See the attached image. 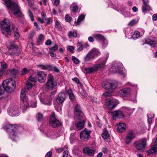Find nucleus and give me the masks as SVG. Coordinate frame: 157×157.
<instances>
[{"instance_id": "nucleus-1", "label": "nucleus", "mask_w": 157, "mask_h": 157, "mask_svg": "<svg viewBox=\"0 0 157 157\" xmlns=\"http://www.w3.org/2000/svg\"><path fill=\"white\" fill-rule=\"evenodd\" d=\"M109 55L107 53L105 58L99 59L98 64L95 65L90 68H85L84 69V72L86 73H92L97 71L99 68H103L108 58Z\"/></svg>"}, {"instance_id": "nucleus-2", "label": "nucleus", "mask_w": 157, "mask_h": 157, "mask_svg": "<svg viewBox=\"0 0 157 157\" xmlns=\"http://www.w3.org/2000/svg\"><path fill=\"white\" fill-rule=\"evenodd\" d=\"M6 6L8 8L13 11V14L17 17H21L23 16V14L20 10L19 7L16 3L12 2L11 0H6L5 1Z\"/></svg>"}, {"instance_id": "nucleus-3", "label": "nucleus", "mask_w": 157, "mask_h": 157, "mask_svg": "<svg viewBox=\"0 0 157 157\" xmlns=\"http://www.w3.org/2000/svg\"><path fill=\"white\" fill-rule=\"evenodd\" d=\"M14 26L13 23L5 18L0 23V27L2 31V33L6 35H10L12 29Z\"/></svg>"}, {"instance_id": "nucleus-4", "label": "nucleus", "mask_w": 157, "mask_h": 157, "mask_svg": "<svg viewBox=\"0 0 157 157\" xmlns=\"http://www.w3.org/2000/svg\"><path fill=\"white\" fill-rule=\"evenodd\" d=\"M2 85L7 93H12L16 86L15 81L14 79H6L3 81Z\"/></svg>"}, {"instance_id": "nucleus-5", "label": "nucleus", "mask_w": 157, "mask_h": 157, "mask_svg": "<svg viewBox=\"0 0 157 157\" xmlns=\"http://www.w3.org/2000/svg\"><path fill=\"white\" fill-rule=\"evenodd\" d=\"M7 127V131L10 132V130L12 131L9 133V135L10 138L13 140H15L16 138H17L16 134H17V130L19 129V127L17 125H11L10 124L7 125L6 127Z\"/></svg>"}, {"instance_id": "nucleus-6", "label": "nucleus", "mask_w": 157, "mask_h": 157, "mask_svg": "<svg viewBox=\"0 0 157 157\" xmlns=\"http://www.w3.org/2000/svg\"><path fill=\"white\" fill-rule=\"evenodd\" d=\"M122 65L121 63H114L110 68L109 71L113 73H118L122 76V77L125 78L126 74L124 73L122 71Z\"/></svg>"}, {"instance_id": "nucleus-7", "label": "nucleus", "mask_w": 157, "mask_h": 157, "mask_svg": "<svg viewBox=\"0 0 157 157\" xmlns=\"http://www.w3.org/2000/svg\"><path fill=\"white\" fill-rule=\"evenodd\" d=\"M103 88L106 90H113L118 86V83L116 81L108 82L106 80L102 83Z\"/></svg>"}, {"instance_id": "nucleus-8", "label": "nucleus", "mask_w": 157, "mask_h": 157, "mask_svg": "<svg viewBox=\"0 0 157 157\" xmlns=\"http://www.w3.org/2000/svg\"><path fill=\"white\" fill-rule=\"evenodd\" d=\"M136 149L138 151L144 149L147 145V140L145 138L135 141L133 143Z\"/></svg>"}, {"instance_id": "nucleus-9", "label": "nucleus", "mask_w": 157, "mask_h": 157, "mask_svg": "<svg viewBox=\"0 0 157 157\" xmlns=\"http://www.w3.org/2000/svg\"><path fill=\"white\" fill-rule=\"evenodd\" d=\"M61 124V122L56 118L55 113L52 112L50 116V125L53 128H56L60 126Z\"/></svg>"}, {"instance_id": "nucleus-10", "label": "nucleus", "mask_w": 157, "mask_h": 157, "mask_svg": "<svg viewBox=\"0 0 157 157\" xmlns=\"http://www.w3.org/2000/svg\"><path fill=\"white\" fill-rule=\"evenodd\" d=\"M8 113L11 116H18L19 113V107L18 105H12L8 109Z\"/></svg>"}, {"instance_id": "nucleus-11", "label": "nucleus", "mask_w": 157, "mask_h": 157, "mask_svg": "<svg viewBox=\"0 0 157 157\" xmlns=\"http://www.w3.org/2000/svg\"><path fill=\"white\" fill-rule=\"evenodd\" d=\"M91 131L86 128H85L82 131L80 134L81 140L83 141L86 142L89 139Z\"/></svg>"}, {"instance_id": "nucleus-12", "label": "nucleus", "mask_w": 157, "mask_h": 157, "mask_svg": "<svg viewBox=\"0 0 157 157\" xmlns=\"http://www.w3.org/2000/svg\"><path fill=\"white\" fill-rule=\"evenodd\" d=\"M118 94L124 99H128L131 95L129 88H125L120 90Z\"/></svg>"}, {"instance_id": "nucleus-13", "label": "nucleus", "mask_w": 157, "mask_h": 157, "mask_svg": "<svg viewBox=\"0 0 157 157\" xmlns=\"http://www.w3.org/2000/svg\"><path fill=\"white\" fill-rule=\"evenodd\" d=\"M109 113L111 114L113 116V120H116L117 118H121L124 116V114L123 113V111L116 110L112 111L109 112Z\"/></svg>"}, {"instance_id": "nucleus-14", "label": "nucleus", "mask_w": 157, "mask_h": 157, "mask_svg": "<svg viewBox=\"0 0 157 157\" xmlns=\"http://www.w3.org/2000/svg\"><path fill=\"white\" fill-rule=\"evenodd\" d=\"M36 80H37L40 83H43L45 81V79H28L26 83L27 90H30L35 85L36 81Z\"/></svg>"}, {"instance_id": "nucleus-15", "label": "nucleus", "mask_w": 157, "mask_h": 157, "mask_svg": "<svg viewBox=\"0 0 157 157\" xmlns=\"http://www.w3.org/2000/svg\"><path fill=\"white\" fill-rule=\"evenodd\" d=\"M105 105L108 109L112 110L116 106L117 104L115 101L110 98H108L106 100Z\"/></svg>"}, {"instance_id": "nucleus-16", "label": "nucleus", "mask_w": 157, "mask_h": 157, "mask_svg": "<svg viewBox=\"0 0 157 157\" xmlns=\"http://www.w3.org/2000/svg\"><path fill=\"white\" fill-rule=\"evenodd\" d=\"M83 152L89 156H93L96 151L91 147H86L83 148Z\"/></svg>"}, {"instance_id": "nucleus-17", "label": "nucleus", "mask_w": 157, "mask_h": 157, "mask_svg": "<svg viewBox=\"0 0 157 157\" xmlns=\"http://www.w3.org/2000/svg\"><path fill=\"white\" fill-rule=\"evenodd\" d=\"M41 102L45 105H50L52 103V99L50 97H44L41 96L39 97Z\"/></svg>"}, {"instance_id": "nucleus-18", "label": "nucleus", "mask_w": 157, "mask_h": 157, "mask_svg": "<svg viewBox=\"0 0 157 157\" xmlns=\"http://www.w3.org/2000/svg\"><path fill=\"white\" fill-rule=\"evenodd\" d=\"M75 113L77 119H81L82 117V113L80 107L78 104L76 105L75 107Z\"/></svg>"}, {"instance_id": "nucleus-19", "label": "nucleus", "mask_w": 157, "mask_h": 157, "mask_svg": "<svg viewBox=\"0 0 157 157\" xmlns=\"http://www.w3.org/2000/svg\"><path fill=\"white\" fill-rule=\"evenodd\" d=\"M66 99L65 94L63 93H60L58 94L57 98V103L59 105H62Z\"/></svg>"}, {"instance_id": "nucleus-20", "label": "nucleus", "mask_w": 157, "mask_h": 157, "mask_svg": "<svg viewBox=\"0 0 157 157\" xmlns=\"http://www.w3.org/2000/svg\"><path fill=\"white\" fill-rule=\"evenodd\" d=\"M57 85L56 81L54 79H48L46 85L48 89H53Z\"/></svg>"}, {"instance_id": "nucleus-21", "label": "nucleus", "mask_w": 157, "mask_h": 157, "mask_svg": "<svg viewBox=\"0 0 157 157\" xmlns=\"http://www.w3.org/2000/svg\"><path fill=\"white\" fill-rule=\"evenodd\" d=\"M145 41L146 44H149L152 47L154 48L155 46L154 44H157V38H147L145 40Z\"/></svg>"}, {"instance_id": "nucleus-22", "label": "nucleus", "mask_w": 157, "mask_h": 157, "mask_svg": "<svg viewBox=\"0 0 157 157\" xmlns=\"http://www.w3.org/2000/svg\"><path fill=\"white\" fill-rule=\"evenodd\" d=\"M79 121L75 123V125L78 130H80L83 128L85 121L82 120V118H81V119H79Z\"/></svg>"}, {"instance_id": "nucleus-23", "label": "nucleus", "mask_w": 157, "mask_h": 157, "mask_svg": "<svg viewBox=\"0 0 157 157\" xmlns=\"http://www.w3.org/2000/svg\"><path fill=\"white\" fill-rule=\"evenodd\" d=\"M19 70V69H16L13 68L11 70L8 69L7 71L8 74H10L13 77H16L18 73Z\"/></svg>"}, {"instance_id": "nucleus-24", "label": "nucleus", "mask_w": 157, "mask_h": 157, "mask_svg": "<svg viewBox=\"0 0 157 157\" xmlns=\"http://www.w3.org/2000/svg\"><path fill=\"white\" fill-rule=\"evenodd\" d=\"M26 89L25 88H23L21 91L20 98L21 100L23 102L26 101L27 99L26 95Z\"/></svg>"}, {"instance_id": "nucleus-25", "label": "nucleus", "mask_w": 157, "mask_h": 157, "mask_svg": "<svg viewBox=\"0 0 157 157\" xmlns=\"http://www.w3.org/2000/svg\"><path fill=\"white\" fill-rule=\"evenodd\" d=\"M126 126L124 123H120L117 125V131L120 132H122L125 131Z\"/></svg>"}, {"instance_id": "nucleus-26", "label": "nucleus", "mask_w": 157, "mask_h": 157, "mask_svg": "<svg viewBox=\"0 0 157 157\" xmlns=\"http://www.w3.org/2000/svg\"><path fill=\"white\" fill-rule=\"evenodd\" d=\"M101 136L105 141L107 142L110 141L109 135L106 130H104V132L101 134Z\"/></svg>"}, {"instance_id": "nucleus-27", "label": "nucleus", "mask_w": 157, "mask_h": 157, "mask_svg": "<svg viewBox=\"0 0 157 157\" xmlns=\"http://www.w3.org/2000/svg\"><path fill=\"white\" fill-rule=\"evenodd\" d=\"M91 55L94 58L100 55V52L96 48H94L90 51Z\"/></svg>"}, {"instance_id": "nucleus-28", "label": "nucleus", "mask_w": 157, "mask_h": 157, "mask_svg": "<svg viewBox=\"0 0 157 157\" xmlns=\"http://www.w3.org/2000/svg\"><path fill=\"white\" fill-rule=\"evenodd\" d=\"M94 38L97 40H102L104 42H105L104 37L101 34L98 33L94 34L93 35Z\"/></svg>"}, {"instance_id": "nucleus-29", "label": "nucleus", "mask_w": 157, "mask_h": 157, "mask_svg": "<svg viewBox=\"0 0 157 157\" xmlns=\"http://www.w3.org/2000/svg\"><path fill=\"white\" fill-rule=\"evenodd\" d=\"M37 67L40 68L41 69L44 70H48L50 71L51 70L52 67L51 66L49 65H46L43 64H40L37 65Z\"/></svg>"}, {"instance_id": "nucleus-30", "label": "nucleus", "mask_w": 157, "mask_h": 157, "mask_svg": "<svg viewBox=\"0 0 157 157\" xmlns=\"http://www.w3.org/2000/svg\"><path fill=\"white\" fill-rule=\"evenodd\" d=\"M122 111L124 115L126 113L129 116L131 115L133 112V110L129 108H124L122 109Z\"/></svg>"}, {"instance_id": "nucleus-31", "label": "nucleus", "mask_w": 157, "mask_h": 157, "mask_svg": "<svg viewBox=\"0 0 157 157\" xmlns=\"http://www.w3.org/2000/svg\"><path fill=\"white\" fill-rule=\"evenodd\" d=\"M14 33V37L16 39H18L19 38L20 35L18 32V29L15 27L14 26L12 29Z\"/></svg>"}, {"instance_id": "nucleus-32", "label": "nucleus", "mask_w": 157, "mask_h": 157, "mask_svg": "<svg viewBox=\"0 0 157 157\" xmlns=\"http://www.w3.org/2000/svg\"><path fill=\"white\" fill-rule=\"evenodd\" d=\"M93 56L91 55L90 52L88 53L84 58V61L86 62H87L90 61L92 59H94Z\"/></svg>"}, {"instance_id": "nucleus-33", "label": "nucleus", "mask_w": 157, "mask_h": 157, "mask_svg": "<svg viewBox=\"0 0 157 157\" xmlns=\"http://www.w3.org/2000/svg\"><path fill=\"white\" fill-rule=\"evenodd\" d=\"M36 73L38 78H44L46 77L47 75L43 71L37 70Z\"/></svg>"}, {"instance_id": "nucleus-34", "label": "nucleus", "mask_w": 157, "mask_h": 157, "mask_svg": "<svg viewBox=\"0 0 157 157\" xmlns=\"http://www.w3.org/2000/svg\"><path fill=\"white\" fill-rule=\"evenodd\" d=\"M157 151V148H155L152 145L150 149L146 151V152L148 155H150L151 154H153L155 153Z\"/></svg>"}, {"instance_id": "nucleus-35", "label": "nucleus", "mask_w": 157, "mask_h": 157, "mask_svg": "<svg viewBox=\"0 0 157 157\" xmlns=\"http://www.w3.org/2000/svg\"><path fill=\"white\" fill-rule=\"evenodd\" d=\"M135 133L132 130L129 131L126 136L132 140L135 138Z\"/></svg>"}, {"instance_id": "nucleus-36", "label": "nucleus", "mask_w": 157, "mask_h": 157, "mask_svg": "<svg viewBox=\"0 0 157 157\" xmlns=\"http://www.w3.org/2000/svg\"><path fill=\"white\" fill-rule=\"evenodd\" d=\"M85 16L84 14H82L78 18L77 21L75 22L76 25H79L82 20L85 18Z\"/></svg>"}, {"instance_id": "nucleus-37", "label": "nucleus", "mask_w": 157, "mask_h": 157, "mask_svg": "<svg viewBox=\"0 0 157 157\" xmlns=\"http://www.w3.org/2000/svg\"><path fill=\"white\" fill-rule=\"evenodd\" d=\"M68 36L69 38L72 37H76L77 36V33L75 31H69L68 32Z\"/></svg>"}, {"instance_id": "nucleus-38", "label": "nucleus", "mask_w": 157, "mask_h": 157, "mask_svg": "<svg viewBox=\"0 0 157 157\" xmlns=\"http://www.w3.org/2000/svg\"><path fill=\"white\" fill-rule=\"evenodd\" d=\"M44 35L42 34H40L39 35L38 37V38L37 40V45H39L40 44L43 39L44 38Z\"/></svg>"}, {"instance_id": "nucleus-39", "label": "nucleus", "mask_w": 157, "mask_h": 157, "mask_svg": "<svg viewBox=\"0 0 157 157\" xmlns=\"http://www.w3.org/2000/svg\"><path fill=\"white\" fill-rule=\"evenodd\" d=\"M151 10V8L148 5L142 6V10L144 12L146 13L147 11H149Z\"/></svg>"}, {"instance_id": "nucleus-40", "label": "nucleus", "mask_w": 157, "mask_h": 157, "mask_svg": "<svg viewBox=\"0 0 157 157\" xmlns=\"http://www.w3.org/2000/svg\"><path fill=\"white\" fill-rule=\"evenodd\" d=\"M132 140L127 136H126V137L124 139V141L125 144L128 145L131 144L132 141Z\"/></svg>"}, {"instance_id": "nucleus-41", "label": "nucleus", "mask_w": 157, "mask_h": 157, "mask_svg": "<svg viewBox=\"0 0 157 157\" xmlns=\"http://www.w3.org/2000/svg\"><path fill=\"white\" fill-rule=\"evenodd\" d=\"M140 36V33L138 31H135L132 36V38L133 39L137 38Z\"/></svg>"}, {"instance_id": "nucleus-42", "label": "nucleus", "mask_w": 157, "mask_h": 157, "mask_svg": "<svg viewBox=\"0 0 157 157\" xmlns=\"http://www.w3.org/2000/svg\"><path fill=\"white\" fill-rule=\"evenodd\" d=\"M58 49V45L55 44L54 46L49 48V52H55Z\"/></svg>"}, {"instance_id": "nucleus-43", "label": "nucleus", "mask_w": 157, "mask_h": 157, "mask_svg": "<svg viewBox=\"0 0 157 157\" xmlns=\"http://www.w3.org/2000/svg\"><path fill=\"white\" fill-rule=\"evenodd\" d=\"M113 95L112 92H106L103 94V96L105 98L111 97Z\"/></svg>"}, {"instance_id": "nucleus-44", "label": "nucleus", "mask_w": 157, "mask_h": 157, "mask_svg": "<svg viewBox=\"0 0 157 157\" xmlns=\"http://www.w3.org/2000/svg\"><path fill=\"white\" fill-rule=\"evenodd\" d=\"M56 27L57 29L59 31H61L62 30V27L60 24L57 20H56L55 22Z\"/></svg>"}, {"instance_id": "nucleus-45", "label": "nucleus", "mask_w": 157, "mask_h": 157, "mask_svg": "<svg viewBox=\"0 0 157 157\" xmlns=\"http://www.w3.org/2000/svg\"><path fill=\"white\" fill-rule=\"evenodd\" d=\"M29 72V71L26 68H24L23 70L19 72L20 75H24Z\"/></svg>"}, {"instance_id": "nucleus-46", "label": "nucleus", "mask_w": 157, "mask_h": 157, "mask_svg": "<svg viewBox=\"0 0 157 157\" xmlns=\"http://www.w3.org/2000/svg\"><path fill=\"white\" fill-rule=\"evenodd\" d=\"M78 47L77 49V51L78 52H80L84 48V46L80 43H78Z\"/></svg>"}, {"instance_id": "nucleus-47", "label": "nucleus", "mask_w": 157, "mask_h": 157, "mask_svg": "<svg viewBox=\"0 0 157 157\" xmlns=\"http://www.w3.org/2000/svg\"><path fill=\"white\" fill-rule=\"evenodd\" d=\"M70 142L71 143H74V141L75 140V133H72L71 134V136L70 137Z\"/></svg>"}, {"instance_id": "nucleus-48", "label": "nucleus", "mask_w": 157, "mask_h": 157, "mask_svg": "<svg viewBox=\"0 0 157 157\" xmlns=\"http://www.w3.org/2000/svg\"><path fill=\"white\" fill-rule=\"evenodd\" d=\"M10 50L12 49H14L15 50H17L18 49L17 46L13 43H11L10 44Z\"/></svg>"}, {"instance_id": "nucleus-49", "label": "nucleus", "mask_w": 157, "mask_h": 157, "mask_svg": "<svg viewBox=\"0 0 157 157\" xmlns=\"http://www.w3.org/2000/svg\"><path fill=\"white\" fill-rule=\"evenodd\" d=\"M37 115V118L38 121L39 122L41 121L43 118V114L40 113H38Z\"/></svg>"}, {"instance_id": "nucleus-50", "label": "nucleus", "mask_w": 157, "mask_h": 157, "mask_svg": "<svg viewBox=\"0 0 157 157\" xmlns=\"http://www.w3.org/2000/svg\"><path fill=\"white\" fill-rule=\"evenodd\" d=\"M1 66L2 67V68L3 70L5 69L6 70L7 69L8 67V65L5 62H2L1 63Z\"/></svg>"}, {"instance_id": "nucleus-51", "label": "nucleus", "mask_w": 157, "mask_h": 157, "mask_svg": "<svg viewBox=\"0 0 157 157\" xmlns=\"http://www.w3.org/2000/svg\"><path fill=\"white\" fill-rule=\"evenodd\" d=\"M72 60L73 61L75 64H78L79 63V60L74 56H72Z\"/></svg>"}, {"instance_id": "nucleus-52", "label": "nucleus", "mask_w": 157, "mask_h": 157, "mask_svg": "<svg viewBox=\"0 0 157 157\" xmlns=\"http://www.w3.org/2000/svg\"><path fill=\"white\" fill-rule=\"evenodd\" d=\"M35 31H31L29 35V38L30 39H32L33 37L34 36V35H35Z\"/></svg>"}, {"instance_id": "nucleus-53", "label": "nucleus", "mask_w": 157, "mask_h": 157, "mask_svg": "<svg viewBox=\"0 0 157 157\" xmlns=\"http://www.w3.org/2000/svg\"><path fill=\"white\" fill-rule=\"evenodd\" d=\"M5 91H6V90L3 85L2 86L0 87V96L4 94Z\"/></svg>"}, {"instance_id": "nucleus-54", "label": "nucleus", "mask_w": 157, "mask_h": 157, "mask_svg": "<svg viewBox=\"0 0 157 157\" xmlns=\"http://www.w3.org/2000/svg\"><path fill=\"white\" fill-rule=\"evenodd\" d=\"M54 106L56 110L58 111H60L61 110V107L60 106H58L56 104H54Z\"/></svg>"}, {"instance_id": "nucleus-55", "label": "nucleus", "mask_w": 157, "mask_h": 157, "mask_svg": "<svg viewBox=\"0 0 157 157\" xmlns=\"http://www.w3.org/2000/svg\"><path fill=\"white\" fill-rule=\"evenodd\" d=\"M28 14L32 21H33L34 20V18L33 17V14L32 13L31 11L30 10H29Z\"/></svg>"}, {"instance_id": "nucleus-56", "label": "nucleus", "mask_w": 157, "mask_h": 157, "mask_svg": "<svg viewBox=\"0 0 157 157\" xmlns=\"http://www.w3.org/2000/svg\"><path fill=\"white\" fill-rule=\"evenodd\" d=\"M77 84L79 85L81 87L83 86L82 84L80 81L79 79H72Z\"/></svg>"}, {"instance_id": "nucleus-57", "label": "nucleus", "mask_w": 157, "mask_h": 157, "mask_svg": "<svg viewBox=\"0 0 157 157\" xmlns=\"http://www.w3.org/2000/svg\"><path fill=\"white\" fill-rule=\"evenodd\" d=\"M67 49L68 51H70L71 52L73 53V52L74 48L72 46H67Z\"/></svg>"}, {"instance_id": "nucleus-58", "label": "nucleus", "mask_w": 157, "mask_h": 157, "mask_svg": "<svg viewBox=\"0 0 157 157\" xmlns=\"http://www.w3.org/2000/svg\"><path fill=\"white\" fill-rule=\"evenodd\" d=\"M130 85L132 87V88H133V90H134V91H137L138 90L137 84H130Z\"/></svg>"}, {"instance_id": "nucleus-59", "label": "nucleus", "mask_w": 157, "mask_h": 157, "mask_svg": "<svg viewBox=\"0 0 157 157\" xmlns=\"http://www.w3.org/2000/svg\"><path fill=\"white\" fill-rule=\"evenodd\" d=\"M65 18L66 21L68 22H70L71 20V17H70L68 14L65 16Z\"/></svg>"}, {"instance_id": "nucleus-60", "label": "nucleus", "mask_w": 157, "mask_h": 157, "mask_svg": "<svg viewBox=\"0 0 157 157\" xmlns=\"http://www.w3.org/2000/svg\"><path fill=\"white\" fill-rule=\"evenodd\" d=\"M67 150H64L63 154L62 157H67L68 154V149L67 148H66Z\"/></svg>"}, {"instance_id": "nucleus-61", "label": "nucleus", "mask_w": 157, "mask_h": 157, "mask_svg": "<svg viewBox=\"0 0 157 157\" xmlns=\"http://www.w3.org/2000/svg\"><path fill=\"white\" fill-rule=\"evenodd\" d=\"M154 118V117H153L152 114L151 116H149L148 118V123L149 124H150L152 123L151 119Z\"/></svg>"}, {"instance_id": "nucleus-62", "label": "nucleus", "mask_w": 157, "mask_h": 157, "mask_svg": "<svg viewBox=\"0 0 157 157\" xmlns=\"http://www.w3.org/2000/svg\"><path fill=\"white\" fill-rule=\"evenodd\" d=\"M52 43V42L50 40H48L46 41L45 44L47 45H51Z\"/></svg>"}, {"instance_id": "nucleus-63", "label": "nucleus", "mask_w": 157, "mask_h": 157, "mask_svg": "<svg viewBox=\"0 0 157 157\" xmlns=\"http://www.w3.org/2000/svg\"><path fill=\"white\" fill-rule=\"evenodd\" d=\"M49 53L50 54V56L52 57L55 58V57H56V54L54 53L53 52L49 51Z\"/></svg>"}, {"instance_id": "nucleus-64", "label": "nucleus", "mask_w": 157, "mask_h": 157, "mask_svg": "<svg viewBox=\"0 0 157 157\" xmlns=\"http://www.w3.org/2000/svg\"><path fill=\"white\" fill-rule=\"evenodd\" d=\"M78 10V7L77 6H75L73 9V11L75 13H76L77 11Z\"/></svg>"}]
</instances>
